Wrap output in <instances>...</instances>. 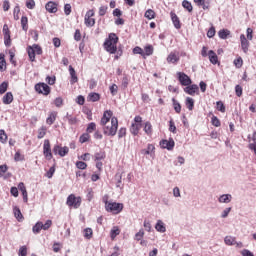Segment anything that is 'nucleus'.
<instances>
[{
  "instance_id": "5701e85b",
  "label": "nucleus",
  "mask_w": 256,
  "mask_h": 256,
  "mask_svg": "<svg viewBox=\"0 0 256 256\" xmlns=\"http://www.w3.org/2000/svg\"><path fill=\"white\" fill-rule=\"evenodd\" d=\"M155 229L156 231H158V233H165V231H167V228L165 227V223H163L161 220L157 221L155 225Z\"/></svg>"
},
{
  "instance_id": "b1692460",
  "label": "nucleus",
  "mask_w": 256,
  "mask_h": 256,
  "mask_svg": "<svg viewBox=\"0 0 256 256\" xmlns=\"http://www.w3.org/2000/svg\"><path fill=\"white\" fill-rule=\"evenodd\" d=\"M185 105L189 111H193L195 108V100L191 97H187L185 100Z\"/></svg>"
},
{
  "instance_id": "c85d7f7f",
  "label": "nucleus",
  "mask_w": 256,
  "mask_h": 256,
  "mask_svg": "<svg viewBox=\"0 0 256 256\" xmlns=\"http://www.w3.org/2000/svg\"><path fill=\"white\" fill-rule=\"evenodd\" d=\"M56 119H57V113L51 112L48 118L46 119L47 125H53Z\"/></svg>"
},
{
  "instance_id": "20e7f679",
  "label": "nucleus",
  "mask_w": 256,
  "mask_h": 256,
  "mask_svg": "<svg viewBox=\"0 0 256 256\" xmlns=\"http://www.w3.org/2000/svg\"><path fill=\"white\" fill-rule=\"evenodd\" d=\"M177 79L180 85H182V87H187L189 85H192L193 83V80H191V77L185 74V72H177Z\"/></svg>"
},
{
  "instance_id": "7c9ffc66",
  "label": "nucleus",
  "mask_w": 256,
  "mask_h": 256,
  "mask_svg": "<svg viewBox=\"0 0 256 256\" xmlns=\"http://www.w3.org/2000/svg\"><path fill=\"white\" fill-rule=\"evenodd\" d=\"M13 213H14V217H16L18 221H21V219H23V214L21 213V209L19 207L14 206Z\"/></svg>"
},
{
  "instance_id": "f3484780",
  "label": "nucleus",
  "mask_w": 256,
  "mask_h": 256,
  "mask_svg": "<svg viewBox=\"0 0 256 256\" xmlns=\"http://www.w3.org/2000/svg\"><path fill=\"white\" fill-rule=\"evenodd\" d=\"M141 127H143L142 124L132 123L130 126V133L134 135V137H137L139 131H141Z\"/></svg>"
},
{
  "instance_id": "8fccbe9b",
  "label": "nucleus",
  "mask_w": 256,
  "mask_h": 256,
  "mask_svg": "<svg viewBox=\"0 0 256 256\" xmlns=\"http://www.w3.org/2000/svg\"><path fill=\"white\" fill-rule=\"evenodd\" d=\"M97 129V124H95V122H91L88 124L87 126V133H93V131H95Z\"/></svg>"
},
{
  "instance_id": "49530a36",
  "label": "nucleus",
  "mask_w": 256,
  "mask_h": 256,
  "mask_svg": "<svg viewBox=\"0 0 256 256\" xmlns=\"http://www.w3.org/2000/svg\"><path fill=\"white\" fill-rule=\"evenodd\" d=\"M145 236V231L143 229H140L139 232L135 234V241H141L143 237Z\"/></svg>"
},
{
  "instance_id": "cd10ccee",
  "label": "nucleus",
  "mask_w": 256,
  "mask_h": 256,
  "mask_svg": "<svg viewBox=\"0 0 256 256\" xmlns=\"http://www.w3.org/2000/svg\"><path fill=\"white\" fill-rule=\"evenodd\" d=\"M89 101H92V103H96V101H99L101 99V95L97 92H92L88 95Z\"/></svg>"
},
{
  "instance_id": "2eb2a0df",
  "label": "nucleus",
  "mask_w": 256,
  "mask_h": 256,
  "mask_svg": "<svg viewBox=\"0 0 256 256\" xmlns=\"http://www.w3.org/2000/svg\"><path fill=\"white\" fill-rule=\"evenodd\" d=\"M18 189H19V191H21V193H22V197H23L24 203H27V201H29V198H28V196H27V188L25 187V183L20 182V183L18 184Z\"/></svg>"
},
{
  "instance_id": "a19ab883",
  "label": "nucleus",
  "mask_w": 256,
  "mask_h": 256,
  "mask_svg": "<svg viewBox=\"0 0 256 256\" xmlns=\"http://www.w3.org/2000/svg\"><path fill=\"white\" fill-rule=\"evenodd\" d=\"M28 23H29V19L27 18V16H22L21 25H22L23 31H27L29 29V27L27 26Z\"/></svg>"
},
{
  "instance_id": "e433bc0d",
  "label": "nucleus",
  "mask_w": 256,
  "mask_h": 256,
  "mask_svg": "<svg viewBox=\"0 0 256 256\" xmlns=\"http://www.w3.org/2000/svg\"><path fill=\"white\" fill-rule=\"evenodd\" d=\"M172 105L176 113H181V103H179V101H177L175 98H172Z\"/></svg>"
},
{
  "instance_id": "473e14b6",
  "label": "nucleus",
  "mask_w": 256,
  "mask_h": 256,
  "mask_svg": "<svg viewBox=\"0 0 256 256\" xmlns=\"http://www.w3.org/2000/svg\"><path fill=\"white\" fill-rule=\"evenodd\" d=\"M65 119H67L69 125H77V118L73 117V115L69 114V112L66 113L64 120Z\"/></svg>"
},
{
  "instance_id": "680f3d73",
  "label": "nucleus",
  "mask_w": 256,
  "mask_h": 256,
  "mask_svg": "<svg viewBox=\"0 0 256 256\" xmlns=\"http://www.w3.org/2000/svg\"><path fill=\"white\" fill-rule=\"evenodd\" d=\"M54 105L55 107H58V108L63 107V98L62 97L55 98Z\"/></svg>"
},
{
  "instance_id": "4d7b16f0",
  "label": "nucleus",
  "mask_w": 256,
  "mask_h": 256,
  "mask_svg": "<svg viewBox=\"0 0 256 256\" xmlns=\"http://www.w3.org/2000/svg\"><path fill=\"white\" fill-rule=\"evenodd\" d=\"M84 21H85L86 27H93L95 25L94 18H85Z\"/></svg>"
},
{
  "instance_id": "4be33fe9",
  "label": "nucleus",
  "mask_w": 256,
  "mask_h": 256,
  "mask_svg": "<svg viewBox=\"0 0 256 256\" xmlns=\"http://www.w3.org/2000/svg\"><path fill=\"white\" fill-rule=\"evenodd\" d=\"M232 199H233V196L231 194H222L218 198V201L219 203H231Z\"/></svg>"
},
{
  "instance_id": "c756f323",
  "label": "nucleus",
  "mask_w": 256,
  "mask_h": 256,
  "mask_svg": "<svg viewBox=\"0 0 256 256\" xmlns=\"http://www.w3.org/2000/svg\"><path fill=\"white\" fill-rule=\"evenodd\" d=\"M27 53H28L29 60L32 63L35 62V49H33L32 46H28L27 47Z\"/></svg>"
},
{
  "instance_id": "6ab92c4d",
  "label": "nucleus",
  "mask_w": 256,
  "mask_h": 256,
  "mask_svg": "<svg viewBox=\"0 0 256 256\" xmlns=\"http://www.w3.org/2000/svg\"><path fill=\"white\" fill-rule=\"evenodd\" d=\"M208 59L210 63H212V65H217V63H219V57L217 56V53H215V51L213 50H210L208 52Z\"/></svg>"
},
{
  "instance_id": "bf43d9fd",
  "label": "nucleus",
  "mask_w": 256,
  "mask_h": 256,
  "mask_svg": "<svg viewBox=\"0 0 256 256\" xmlns=\"http://www.w3.org/2000/svg\"><path fill=\"white\" fill-rule=\"evenodd\" d=\"M0 141L2 143H7V133L3 129L0 130Z\"/></svg>"
},
{
  "instance_id": "f257e3e1",
  "label": "nucleus",
  "mask_w": 256,
  "mask_h": 256,
  "mask_svg": "<svg viewBox=\"0 0 256 256\" xmlns=\"http://www.w3.org/2000/svg\"><path fill=\"white\" fill-rule=\"evenodd\" d=\"M117 43H119V36L115 33H110L103 44L104 49L110 53V55H115V53H117Z\"/></svg>"
},
{
  "instance_id": "864d4df0",
  "label": "nucleus",
  "mask_w": 256,
  "mask_h": 256,
  "mask_svg": "<svg viewBox=\"0 0 256 256\" xmlns=\"http://www.w3.org/2000/svg\"><path fill=\"white\" fill-rule=\"evenodd\" d=\"M119 233H121V231L119 230L118 227H114L111 232H110V237L111 239H115V237H117V235H119Z\"/></svg>"
},
{
  "instance_id": "c03bdc74",
  "label": "nucleus",
  "mask_w": 256,
  "mask_h": 256,
  "mask_svg": "<svg viewBox=\"0 0 256 256\" xmlns=\"http://www.w3.org/2000/svg\"><path fill=\"white\" fill-rule=\"evenodd\" d=\"M169 131L170 133H174V135L177 133V126H175L173 119L169 121Z\"/></svg>"
},
{
  "instance_id": "dca6fc26",
  "label": "nucleus",
  "mask_w": 256,
  "mask_h": 256,
  "mask_svg": "<svg viewBox=\"0 0 256 256\" xmlns=\"http://www.w3.org/2000/svg\"><path fill=\"white\" fill-rule=\"evenodd\" d=\"M170 17L172 19V23L175 27V29H180L181 28V20H179V16L175 12L170 13Z\"/></svg>"
},
{
  "instance_id": "5fc2aeb1",
  "label": "nucleus",
  "mask_w": 256,
  "mask_h": 256,
  "mask_svg": "<svg viewBox=\"0 0 256 256\" xmlns=\"http://www.w3.org/2000/svg\"><path fill=\"white\" fill-rule=\"evenodd\" d=\"M110 93L111 95L115 96L117 95L118 91H119V87L117 86V84H112L110 87Z\"/></svg>"
},
{
  "instance_id": "ea45409f",
  "label": "nucleus",
  "mask_w": 256,
  "mask_h": 256,
  "mask_svg": "<svg viewBox=\"0 0 256 256\" xmlns=\"http://www.w3.org/2000/svg\"><path fill=\"white\" fill-rule=\"evenodd\" d=\"M144 17L149 19V21H151V19H155V11L153 9H148L145 12Z\"/></svg>"
},
{
  "instance_id": "58836bf2",
  "label": "nucleus",
  "mask_w": 256,
  "mask_h": 256,
  "mask_svg": "<svg viewBox=\"0 0 256 256\" xmlns=\"http://www.w3.org/2000/svg\"><path fill=\"white\" fill-rule=\"evenodd\" d=\"M7 89H9V82L4 81L0 84V95L7 93Z\"/></svg>"
},
{
  "instance_id": "393cba45",
  "label": "nucleus",
  "mask_w": 256,
  "mask_h": 256,
  "mask_svg": "<svg viewBox=\"0 0 256 256\" xmlns=\"http://www.w3.org/2000/svg\"><path fill=\"white\" fill-rule=\"evenodd\" d=\"M114 179L116 181V187H118L119 189H123V184H122L123 174L116 173Z\"/></svg>"
},
{
  "instance_id": "423d86ee",
  "label": "nucleus",
  "mask_w": 256,
  "mask_h": 256,
  "mask_svg": "<svg viewBox=\"0 0 256 256\" xmlns=\"http://www.w3.org/2000/svg\"><path fill=\"white\" fill-rule=\"evenodd\" d=\"M68 207H74V209H79L81 207V198L75 197L74 194H71L67 198Z\"/></svg>"
},
{
  "instance_id": "4c0bfd02",
  "label": "nucleus",
  "mask_w": 256,
  "mask_h": 256,
  "mask_svg": "<svg viewBox=\"0 0 256 256\" xmlns=\"http://www.w3.org/2000/svg\"><path fill=\"white\" fill-rule=\"evenodd\" d=\"M144 132L146 133V135H152L153 125H151V122H146L145 123Z\"/></svg>"
},
{
  "instance_id": "774afa93",
  "label": "nucleus",
  "mask_w": 256,
  "mask_h": 256,
  "mask_svg": "<svg viewBox=\"0 0 256 256\" xmlns=\"http://www.w3.org/2000/svg\"><path fill=\"white\" fill-rule=\"evenodd\" d=\"M26 7L27 9H35V0H27Z\"/></svg>"
},
{
  "instance_id": "603ef678",
  "label": "nucleus",
  "mask_w": 256,
  "mask_h": 256,
  "mask_svg": "<svg viewBox=\"0 0 256 256\" xmlns=\"http://www.w3.org/2000/svg\"><path fill=\"white\" fill-rule=\"evenodd\" d=\"M91 136H89V133H84L80 136L79 138V142L80 143H87V141H89Z\"/></svg>"
},
{
  "instance_id": "a18cd8bd",
  "label": "nucleus",
  "mask_w": 256,
  "mask_h": 256,
  "mask_svg": "<svg viewBox=\"0 0 256 256\" xmlns=\"http://www.w3.org/2000/svg\"><path fill=\"white\" fill-rule=\"evenodd\" d=\"M132 51L134 55H141L142 57H145V51H143L142 48L139 46H136L135 48H133Z\"/></svg>"
},
{
  "instance_id": "f8f14e48",
  "label": "nucleus",
  "mask_w": 256,
  "mask_h": 256,
  "mask_svg": "<svg viewBox=\"0 0 256 256\" xmlns=\"http://www.w3.org/2000/svg\"><path fill=\"white\" fill-rule=\"evenodd\" d=\"M111 117H113V111L111 110L104 111L100 121V125L102 126L107 125L111 121Z\"/></svg>"
},
{
  "instance_id": "3c124183",
  "label": "nucleus",
  "mask_w": 256,
  "mask_h": 256,
  "mask_svg": "<svg viewBox=\"0 0 256 256\" xmlns=\"http://www.w3.org/2000/svg\"><path fill=\"white\" fill-rule=\"evenodd\" d=\"M211 123L214 127H221V121L219 118H217V116H212Z\"/></svg>"
},
{
  "instance_id": "1a4fd4ad",
  "label": "nucleus",
  "mask_w": 256,
  "mask_h": 256,
  "mask_svg": "<svg viewBox=\"0 0 256 256\" xmlns=\"http://www.w3.org/2000/svg\"><path fill=\"white\" fill-rule=\"evenodd\" d=\"M43 154L48 161H51V159H53V153L51 152V143L49 142V140L44 141Z\"/></svg>"
},
{
  "instance_id": "09e8293b",
  "label": "nucleus",
  "mask_w": 256,
  "mask_h": 256,
  "mask_svg": "<svg viewBox=\"0 0 256 256\" xmlns=\"http://www.w3.org/2000/svg\"><path fill=\"white\" fill-rule=\"evenodd\" d=\"M216 109L220 111V113H225V104L222 101L216 102Z\"/></svg>"
},
{
  "instance_id": "69168bd1",
  "label": "nucleus",
  "mask_w": 256,
  "mask_h": 256,
  "mask_svg": "<svg viewBox=\"0 0 256 256\" xmlns=\"http://www.w3.org/2000/svg\"><path fill=\"white\" fill-rule=\"evenodd\" d=\"M76 167H77V169L85 170V169H87V163H85L83 161H77Z\"/></svg>"
},
{
  "instance_id": "6e6d98bb",
  "label": "nucleus",
  "mask_w": 256,
  "mask_h": 256,
  "mask_svg": "<svg viewBox=\"0 0 256 256\" xmlns=\"http://www.w3.org/2000/svg\"><path fill=\"white\" fill-rule=\"evenodd\" d=\"M7 65V62L5 61V55L0 54V71H5L3 67Z\"/></svg>"
},
{
  "instance_id": "c9c22d12",
  "label": "nucleus",
  "mask_w": 256,
  "mask_h": 256,
  "mask_svg": "<svg viewBox=\"0 0 256 256\" xmlns=\"http://www.w3.org/2000/svg\"><path fill=\"white\" fill-rule=\"evenodd\" d=\"M229 35H231V31L227 29H222L218 32V37H220V39H227Z\"/></svg>"
},
{
  "instance_id": "0e129e2a",
  "label": "nucleus",
  "mask_w": 256,
  "mask_h": 256,
  "mask_svg": "<svg viewBox=\"0 0 256 256\" xmlns=\"http://www.w3.org/2000/svg\"><path fill=\"white\" fill-rule=\"evenodd\" d=\"M107 9H109V7H107V6H101L100 8H99V16L100 17H105V15L107 14Z\"/></svg>"
},
{
  "instance_id": "de8ad7c7",
  "label": "nucleus",
  "mask_w": 256,
  "mask_h": 256,
  "mask_svg": "<svg viewBox=\"0 0 256 256\" xmlns=\"http://www.w3.org/2000/svg\"><path fill=\"white\" fill-rule=\"evenodd\" d=\"M45 135H47V128L45 126H42L38 131V139H43Z\"/></svg>"
},
{
  "instance_id": "9b49d317",
  "label": "nucleus",
  "mask_w": 256,
  "mask_h": 256,
  "mask_svg": "<svg viewBox=\"0 0 256 256\" xmlns=\"http://www.w3.org/2000/svg\"><path fill=\"white\" fill-rule=\"evenodd\" d=\"M240 41H241V49L243 53H249V46L251 43H249V40H247V37H245V34L240 35Z\"/></svg>"
},
{
  "instance_id": "13d9d810",
  "label": "nucleus",
  "mask_w": 256,
  "mask_h": 256,
  "mask_svg": "<svg viewBox=\"0 0 256 256\" xmlns=\"http://www.w3.org/2000/svg\"><path fill=\"white\" fill-rule=\"evenodd\" d=\"M224 242L226 245H235V238L231 236H226Z\"/></svg>"
},
{
  "instance_id": "39448f33",
  "label": "nucleus",
  "mask_w": 256,
  "mask_h": 256,
  "mask_svg": "<svg viewBox=\"0 0 256 256\" xmlns=\"http://www.w3.org/2000/svg\"><path fill=\"white\" fill-rule=\"evenodd\" d=\"M35 91L36 93H39L40 95H49L51 93V87L47 85L44 82L37 83L35 85Z\"/></svg>"
},
{
  "instance_id": "aec40b11",
  "label": "nucleus",
  "mask_w": 256,
  "mask_h": 256,
  "mask_svg": "<svg viewBox=\"0 0 256 256\" xmlns=\"http://www.w3.org/2000/svg\"><path fill=\"white\" fill-rule=\"evenodd\" d=\"M46 11H48V13H57L58 9H57V3L53 2V1H49L46 6H45Z\"/></svg>"
},
{
  "instance_id": "338daca9",
  "label": "nucleus",
  "mask_w": 256,
  "mask_h": 256,
  "mask_svg": "<svg viewBox=\"0 0 256 256\" xmlns=\"http://www.w3.org/2000/svg\"><path fill=\"white\" fill-rule=\"evenodd\" d=\"M18 256H27V246H21L19 248Z\"/></svg>"
},
{
  "instance_id": "72a5a7b5",
  "label": "nucleus",
  "mask_w": 256,
  "mask_h": 256,
  "mask_svg": "<svg viewBox=\"0 0 256 256\" xmlns=\"http://www.w3.org/2000/svg\"><path fill=\"white\" fill-rule=\"evenodd\" d=\"M155 151V145L153 144H148L147 149H143L141 151L142 155H151Z\"/></svg>"
},
{
  "instance_id": "bb28decb",
  "label": "nucleus",
  "mask_w": 256,
  "mask_h": 256,
  "mask_svg": "<svg viewBox=\"0 0 256 256\" xmlns=\"http://www.w3.org/2000/svg\"><path fill=\"white\" fill-rule=\"evenodd\" d=\"M153 45L148 44L144 47V57H151V55H153Z\"/></svg>"
},
{
  "instance_id": "412c9836",
  "label": "nucleus",
  "mask_w": 256,
  "mask_h": 256,
  "mask_svg": "<svg viewBox=\"0 0 256 256\" xmlns=\"http://www.w3.org/2000/svg\"><path fill=\"white\" fill-rule=\"evenodd\" d=\"M2 102L4 105H11L13 103V93L12 92H7L3 98Z\"/></svg>"
},
{
  "instance_id": "f704fd0d",
  "label": "nucleus",
  "mask_w": 256,
  "mask_h": 256,
  "mask_svg": "<svg viewBox=\"0 0 256 256\" xmlns=\"http://www.w3.org/2000/svg\"><path fill=\"white\" fill-rule=\"evenodd\" d=\"M182 7L186 9L188 13L193 12V5L188 0L182 1Z\"/></svg>"
},
{
  "instance_id": "9d476101",
  "label": "nucleus",
  "mask_w": 256,
  "mask_h": 256,
  "mask_svg": "<svg viewBox=\"0 0 256 256\" xmlns=\"http://www.w3.org/2000/svg\"><path fill=\"white\" fill-rule=\"evenodd\" d=\"M160 146L162 149H167V151H173L175 148V140L173 138H169V140L160 141Z\"/></svg>"
},
{
  "instance_id": "6e6552de",
  "label": "nucleus",
  "mask_w": 256,
  "mask_h": 256,
  "mask_svg": "<svg viewBox=\"0 0 256 256\" xmlns=\"http://www.w3.org/2000/svg\"><path fill=\"white\" fill-rule=\"evenodd\" d=\"M2 33L4 35V44L6 47H11V31L9 30V26L4 24Z\"/></svg>"
},
{
  "instance_id": "4468645a",
  "label": "nucleus",
  "mask_w": 256,
  "mask_h": 256,
  "mask_svg": "<svg viewBox=\"0 0 256 256\" xmlns=\"http://www.w3.org/2000/svg\"><path fill=\"white\" fill-rule=\"evenodd\" d=\"M184 91L188 94V95H195V93L197 91H199V86L197 84H190L188 86H186L184 88Z\"/></svg>"
},
{
  "instance_id": "2f4dec72",
  "label": "nucleus",
  "mask_w": 256,
  "mask_h": 256,
  "mask_svg": "<svg viewBox=\"0 0 256 256\" xmlns=\"http://www.w3.org/2000/svg\"><path fill=\"white\" fill-rule=\"evenodd\" d=\"M43 229V222H37L33 228H32V231L35 235H38V233H41Z\"/></svg>"
},
{
  "instance_id": "0eeeda50",
  "label": "nucleus",
  "mask_w": 256,
  "mask_h": 256,
  "mask_svg": "<svg viewBox=\"0 0 256 256\" xmlns=\"http://www.w3.org/2000/svg\"><path fill=\"white\" fill-rule=\"evenodd\" d=\"M53 153L54 155H59L60 157H65L69 154V147L64 146L61 147L59 144L54 145L53 147Z\"/></svg>"
},
{
  "instance_id": "a211bd4d",
  "label": "nucleus",
  "mask_w": 256,
  "mask_h": 256,
  "mask_svg": "<svg viewBox=\"0 0 256 256\" xmlns=\"http://www.w3.org/2000/svg\"><path fill=\"white\" fill-rule=\"evenodd\" d=\"M69 73H70V83L71 85H75V83H77V81H79V78L77 77V72H75V68H73V66H69Z\"/></svg>"
},
{
  "instance_id": "a878e982",
  "label": "nucleus",
  "mask_w": 256,
  "mask_h": 256,
  "mask_svg": "<svg viewBox=\"0 0 256 256\" xmlns=\"http://www.w3.org/2000/svg\"><path fill=\"white\" fill-rule=\"evenodd\" d=\"M105 157H107V154L105 153V151L100 150L99 152H96L94 154V161H103Z\"/></svg>"
},
{
  "instance_id": "79ce46f5",
  "label": "nucleus",
  "mask_w": 256,
  "mask_h": 256,
  "mask_svg": "<svg viewBox=\"0 0 256 256\" xmlns=\"http://www.w3.org/2000/svg\"><path fill=\"white\" fill-rule=\"evenodd\" d=\"M84 237H85V239H92L93 238V229L85 228L84 229Z\"/></svg>"
},
{
  "instance_id": "37998d69",
  "label": "nucleus",
  "mask_w": 256,
  "mask_h": 256,
  "mask_svg": "<svg viewBox=\"0 0 256 256\" xmlns=\"http://www.w3.org/2000/svg\"><path fill=\"white\" fill-rule=\"evenodd\" d=\"M32 49H34V52L36 53V55H43V48H41V46H39V44H33Z\"/></svg>"
},
{
  "instance_id": "ddd939ff",
  "label": "nucleus",
  "mask_w": 256,
  "mask_h": 256,
  "mask_svg": "<svg viewBox=\"0 0 256 256\" xmlns=\"http://www.w3.org/2000/svg\"><path fill=\"white\" fill-rule=\"evenodd\" d=\"M167 63L177 65L180 61L179 55L175 52H170L166 58Z\"/></svg>"
},
{
  "instance_id": "f03ea898",
  "label": "nucleus",
  "mask_w": 256,
  "mask_h": 256,
  "mask_svg": "<svg viewBox=\"0 0 256 256\" xmlns=\"http://www.w3.org/2000/svg\"><path fill=\"white\" fill-rule=\"evenodd\" d=\"M103 127V133L104 135H107V137H115L117 135V129L119 127V121L116 117L111 118V125H104Z\"/></svg>"
},
{
  "instance_id": "052dcab7",
  "label": "nucleus",
  "mask_w": 256,
  "mask_h": 256,
  "mask_svg": "<svg viewBox=\"0 0 256 256\" xmlns=\"http://www.w3.org/2000/svg\"><path fill=\"white\" fill-rule=\"evenodd\" d=\"M234 65L237 67V69H241L243 67V58L239 57L234 60Z\"/></svg>"
},
{
  "instance_id": "e2e57ef3",
  "label": "nucleus",
  "mask_w": 256,
  "mask_h": 256,
  "mask_svg": "<svg viewBox=\"0 0 256 256\" xmlns=\"http://www.w3.org/2000/svg\"><path fill=\"white\" fill-rule=\"evenodd\" d=\"M127 87H129V77H127V75H124V77L122 78V88L127 89Z\"/></svg>"
},
{
  "instance_id": "7ed1b4c3",
  "label": "nucleus",
  "mask_w": 256,
  "mask_h": 256,
  "mask_svg": "<svg viewBox=\"0 0 256 256\" xmlns=\"http://www.w3.org/2000/svg\"><path fill=\"white\" fill-rule=\"evenodd\" d=\"M103 201L105 203V209L108 211V213H113V215H119L123 211V204L117 203V202H109L107 201V198H103Z\"/></svg>"
}]
</instances>
